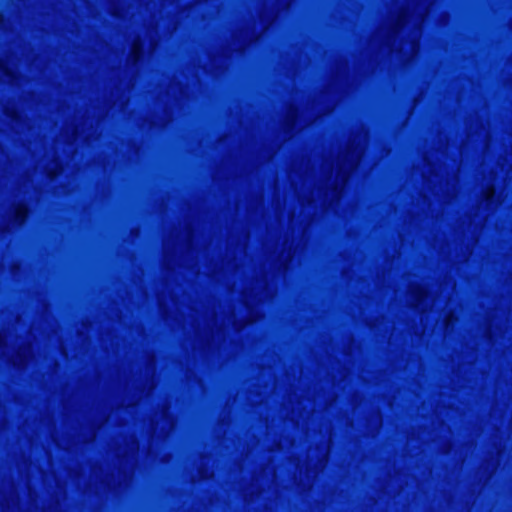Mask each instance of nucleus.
Here are the masks:
<instances>
[{"label": "nucleus", "mask_w": 512, "mask_h": 512, "mask_svg": "<svg viewBox=\"0 0 512 512\" xmlns=\"http://www.w3.org/2000/svg\"><path fill=\"white\" fill-rule=\"evenodd\" d=\"M131 56L134 61H138L142 57V51H137L136 48H133Z\"/></svg>", "instance_id": "nucleus-2"}, {"label": "nucleus", "mask_w": 512, "mask_h": 512, "mask_svg": "<svg viewBox=\"0 0 512 512\" xmlns=\"http://www.w3.org/2000/svg\"><path fill=\"white\" fill-rule=\"evenodd\" d=\"M27 216H28V209L26 206L19 205L15 208L13 218L17 223H19V224L23 223L26 220Z\"/></svg>", "instance_id": "nucleus-1"}]
</instances>
